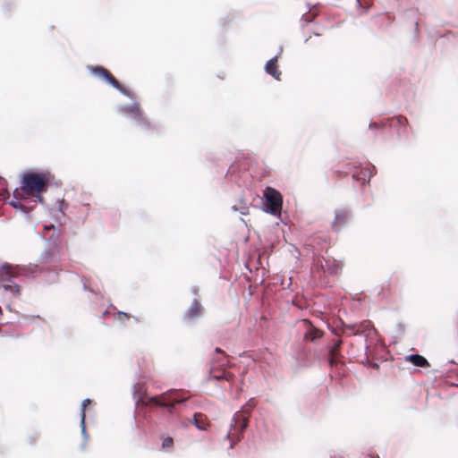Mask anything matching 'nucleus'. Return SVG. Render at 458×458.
Here are the masks:
<instances>
[{"label":"nucleus","mask_w":458,"mask_h":458,"mask_svg":"<svg viewBox=\"0 0 458 458\" xmlns=\"http://www.w3.org/2000/svg\"><path fill=\"white\" fill-rule=\"evenodd\" d=\"M53 180L54 175L49 171L25 173L21 181V188L13 191V196L18 200L12 201L11 204L18 208L22 207L19 202L22 199H32L35 201L42 202L43 194L47 191Z\"/></svg>","instance_id":"obj_1"},{"label":"nucleus","mask_w":458,"mask_h":458,"mask_svg":"<svg viewBox=\"0 0 458 458\" xmlns=\"http://www.w3.org/2000/svg\"><path fill=\"white\" fill-rule=\"evenodd\" d=\"M129 98L131 103L119 104L114 107L115 114L130 121L136 126H140L144 130L149 129V123L143 115L140 105L136 99V94L134 93V97Z\"/></svg>","instance_id":"obj_2"},{"label":"nucleus","mask_w":458,"mask_h":458,"mask_svg":"<svg viewBox=\"0 0 458 458\" xmlns=\"http://www.w3.org/2000/svg\"><path fill=\"white\" fill-rule=\"evenodd\" d=\"M369 128H381L383 132H386L387 131H389L390 133L394 132L396 134V140L399 141L407 140L411 130L407 118L403 115L384 118L379 123H370Z\"/></svg>","instance_id":"obj_3"},{"label":"nucleus","mask_w":458,"mask_h":458,"mask_svg":"<svg viewBox=\"0 0 458 458\" xmlns=\"http://www.w3.org/2000/svg\"><path fill=\"white\" fill-rule=\"evenodd\" d=\"M254 406L255 404L250 401L247 405L234 414L231 428L227 434V438L231 441V448L241 440L242 433L248 427L250 411Z\"/></svg>","instance_id":"obj_4"},{"label":"nucleus","mask_w":458,"mask_h":458,"mask_svg":"<svg viewBox=\"0 0 458 458\" xmlns=\"http://www.w3.org/2000/svg\"><path fill=\"white\" fill-rule=\"evenodd\" d=\"M86 70L94 77L111 86L127 98H133L134 92L121 84L113 74L101 65H86Z\"/></svg>","instance_id":"obj_5"},{"label":"nucleus","mask_w":458,"mask_h":458,"mask_svg":"<svg viewBox=\"0 0 458 458\" xmlns=\"http://www.w3.org/2000/svg\"><path fill=\"white\" fill-rule=\"evenodd\" d=\"M188 398L189 396H183L182 393L178 390H170L159 395L148 397L142 400L141 403L146 406L166 407L172 411L176 403H183Z\"/></svg>","instance_id":"obj_6"},{"label":"nucleus","mask_w":458,"mask_h":458,"mask_svg":"<svg viewBox=\"0 0 458 458\" xmlns=\"http://www.w3.org/2000/svg\"><path fill=\"white\" fill-rule=\"evenodd\" d=\"M215 352L216 357L213 358L210 368V376L216 380H231L233 375L225 369L228 364L227 355L220 348H216Z\"/></svg>","instance_id":"obj_7"},{"label":"nucleus","mask_w":458,"mask_h":458,"mask_svg":"<svg viewBox=\"0 0 458 458\" xmlns=\"http://www.w3.org/2000/svg\"><path fill=\"white\" fill-rule=\"evenodd\" d=\"M264 198L266 199L265 205L267 212L272 215H278L281 213L283 197L277 190L272 187H267L264 191Z\"/></svg>","instance_id":"obj_8"},{"label":"nucleus","mask_w":458,"mask_h":458,"mask_svg":"<svg viewBox=\"0 0 458 458\" xmlns=\"http://www.w3.org/2000/svg\"><path fill=\"white\" fill-rule=\"evenodd\" d=\"M312 271H323L329 274H336L339 270V265L335 260H326L324 258H317L312 267Z\"/></svg>","instance_id":"obj_9"},{"label":"nucleus","mask_w":458,"mask_h":458,"mask_svg":"<svg viewBox=\"0 0 458 458\" xmlns=\"http://www.w3.org/2000/svg\"><path fill=\"white\" fill-rule=\"evenodd\" d=\"M22 269L19 266L4 263L0 267V280L12 281V278L19 276Z\"/></svg>","instance_id":"obj_10"},{"label":"nucleus","mask_w":458,"mask_h":458,"mask_svg":"<svg viewBox=\"0 0 458 458\" xmlns=\"http://www.w3.org/2000/svg\"><path fill=\"white\" fill-rule=\"evenodd\" d=\"M265 72L276 81L281 80V71L277 68V55L270 58L264 66Z\"/></svg>","instance_id":"obj_11"},{"label":"nucleus","mask_w":458,"mask_h":458,"mask_svg":"<svg viewBox=\"0 0 458 458\" xmlns=\"http://www.w3.org/2000/svg\"><path fill=\"white\" fill-rule=\"evenodd\" d=\"M349 212L345 209H339L335 211V219L332 223L334 230H340L349 220Z\"/></svg>","instance_id":"obj_12"},{"label":"nucleus","mask_w":458,"mask_h":458,"mask_svg":"<svg viewBox=\"0 0 458 458\" xmlns=\"http://www.w3.org/2000/svg\"><path fill=\"white\" fill-rule=\"evenodd\" d=\"M203 314V308L198 300H194L191 307L186 311L185 316L189 319H194Z\"/></svg>","instance_id":"obj_13"},{"label":"nucleus","mask_w":458,"mask_h":458,"mask_svg":"<svg viewBox=\"0 0 458 458\" xmlns=\"http://www.w3.org/2000/svg\"><path fill=\"white\" fill-rule=\"evenodd\" d=\"M323 336V332L308 322V328L304 334V340L314 342Z\"/></svg>","instance_id":"obj_14"},{"label":"nucleus","mask_w":458,"mask_h":458,"mask_svg":"<svg viewBox=\"0 0 458 458\" xmlns=\"http://www.w3.org/2000/svg\"><path fill=\"white\" fill-rule=\"evenodd\" d=\"M193 424L200 430H207L210 427V421L207 415L200 412L194 414Z\"/></svg>","instance_id":"obj_15"},{"label":"nucleus","mask_w":458,"mask_h":458,"mask_svg":"<svg viewBox=\"0 0 458 458\" xmlns=\"http://www.w3.org/2000/svg\"><path fill=\"white\" fill-rule=\"evenodd\" d=\"M343 342L341 339L335 341L334 345L330 348L329 351V363L331 366H335L337 364L338 356L340 355V349Z\"/></svg>","instance_id":"obj_16"},{"label":"nucleus","mask_w":458,"mask_h":458,"mask_svg":"<svg viewBox=\"0 0 458 458\" xmlns=\"http://www.w3.org/2000/svg\"><path fill=\"white\" fill-rule=\"evenodd\" d=\"M407 359L416 367L424 368V367L429 366V363L426 360V358H424L423 356H421L420 354H411V355L408 356Z\"/></svg>","instance_id":"obj_17"},{"label":"nucleus","mask_w":458,"mask_h":458,"mask_svg":"<svg viewBox=\"0 0 458 458\" xmlns=\"http://www.w3.org/2000/svg\"><path fill=\"white\" fill-rule=\"evenodd\" d=\"M371 327V323L369 320H364L360 324H357V329L354 331V335H361L364 332L369 330Z\"/></svg>","instance_id":"obj_18"},{"label":"nucleus","mask_w":458,"mask_h":458,"mask_svg":"<svg viewBox=\"0 0 458 458\" xmlns=\"http://www.w3.org/2000/svg\"><path fill=\"white\" fill-rule=\"evenodd\" d=\"M4 290L10 291L11 293H14L16 296L21 295L20 286L18 284H4Z\"/></svg>","instance_id":"obj_19"},{"label":"nucleus","mask_w":458,"mask_h":458,"mask_svg":"<svg viewBox=\"0 0 458 458\" xmlns=\"http://www.w3.org/2000/svg\"><path fill=\"white\" fill-rule=\"evenodd\" d=\"M174 446V439L170 437H165L162 442L163 449L171 450Z\"/></svg>","instance_id":"obj_20"},{"label":"nucleus","mask_w":458,"mask_h":458,"mask_svg":"<svg viewBox=\"0 0 458 458\" xmlns=\"http://www.w3.org/2000/svg\"><path fill=\"white\" fill-rule=\"evenodd\" d=\"M14 6V2L12 0H5L2 5L4 13L10 12Z\"/></svg>","instance_id":"obj_21"},{"label":"nucleus","mask_w":458,"mask_h":458,"mask_svg":"<svg viewBox=\"0 0 458 458\" xmlns=\"http://www.w3.org/2000/svg\"><path fill=\"white\" fill-rule=\"evenodd\" d=\"M91 401L89 399H85L82 402V409H81V422L84 423L85 420V409L86 407L90 404Z\"/></svg>","instance_id":"obj_22"},{"label":"nucleus","mask_w":458,"mask_h":458,"mask_svg":"<svg viewBox=\"0 0 458 458\" xmlns=\"http://www.w3.org/2000/svg\"><path fill=\"white\" fill-rule=\"evenodd\" d=\"M116 318L122 322H124L130 318V315L125 312L119 311L116 313Z\"/></svg>","instance_id":"obj_23"},{"label":"nucleus","mask_w":458,"mask_h":458,"mask_svg":"<svg viewBox=\"0 0 458 458\" xmlns=\"http://www.w3.org/2000/svg\"><path fill=\"white\" fill-rule=\"evenodd\" d=\"M313 20H314V16H308V13L305 14H302V16L301 18V21L305 22V23H311V22H313Z\"/></svg>","instance_id":"obj_24"},{"label":"nucleus","mask_w":458,"mask_h":458,"mask_svg":"<svg viewBox=\"0 0 458 458\" xmlns=\"http://www.w3.org/2000/svg\"><path fill=\"white\" fill-rule=\"evenodd\" d=\"M367 174V171L363 172L362 170L360 171V174H353V178L356 179V180H360V179H364V177L366 176Z\"/></svg>","instance_id":"obj_25"},{"label":"nucleus","mask_w":458,"mask_h":458,"mask_svg":"<svg viewBox=\"0 0 458 458\" xmlns=\"http://www.w3.org/2000/svg\"><path fill=\"white\" fill-rule=\"evenodd\" d=\"M344 327L350 331L352 332V334L354 335V331L357 329V324H352V325H346L344 326Z\"/></svg>","instance_id":"obj_26"},{"label":"nucleus","mask_w":458,"mask_h":458,"mask_svg":"<svg viewBox=\"0 0 458 458\" xmlns=\"http://www.w3.org/2000/svg\"><path fill=\"white\" fill-rule=\"evenodd\" d=\"M282 52H283V47H280L279 50H277V54L276 55H277V57H278L282 54Z\"/></svg>","instance_id":"obj_27"},{"label":"nucleus","mask_w":458,"mask_h":458,"mask_svg":"<svg viewBox=\"0 0 458 458\" xmlns=\"http://www.w3.org/2000/svg\"><path fill=\"white\" fill-rule=\"evenodd\" d=\"M356 1H357V4H358V6H361L360 0H356Z\"/></svg>","instance_id":"obj_28"},{"label":"nucleus","mask_w":458,"mask_h":458,"mask_svg":"<svg viewBox=\"0 0 458 458\" xmlns=\"http://www.w3.org/2000/svg\"><path fill=\"white\" fill-rule=\"evenodd\" d=\"M313 35H314V36H317V37L320 36V34H319V33H318V32H313Z\"/></svg>","instance_id":"obj_29"},{"label":"nucleus","mask_w":458,"mask_h":458,"mask_svg":"<svg viewBox=\"0 0 458 458\" xmlns=\"http://www.w3.org/2000/svg\"><path fill=\"white\" fill-rule=\"evenodd\" d=\"M310 36L304 40V43H307L310 40Z\"/></svg>","instance_id":"obj_30"},{"label":"nucleus","mask_w":458,"mask_h":458,"mask_svg":"<svg viewBox=\"0 0 458 458\" xmlns=\"http://www.w3.org/2000/svg\"><path fill=\"white\" fill-rule=\"evenodd\" d=\"M415 30H418V22H415Z\"/></svg>","instance_id":"obj_31"},{"label":"nucleus","mask_w":458,"mask_h":458,"mask_svg":"<svg viewBox=\"0 0 458 458\" xmlns=\"http://www.w3.org/2000/svg\"><path fill=\"white\" fill-rule=\"evenodd\" d=\"M308 4V6H310V4ZM310 11H311V8L309 7L308 13H310Z\"/></svg>","instance_id":"obj_32"},{"label":"nucleus","mask_w":458,"mask_h":458,"mask_svg":"<svg viewBox=\"0 0 458 458\" xmlns=\"http://www.w3.org/2000/svg\"><path fill=\"white\" fill-rule=\"evenodd\" d=\"M3 314L2 308L0 307V316Z\"/></svg>","instance_id":"obj_33"}]
</instances>
